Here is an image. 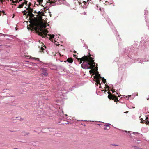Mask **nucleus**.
<instances>
[{
    "label": "nucleus",
    "instance_id": "obj_1",
    "mask_svg": "<svg viewBox=\"0 0 149 149\" xmlns=\"http://www.w3.org/2000/svg\"><path fill=\"white\" fill-rule=\"evenodd\" d=\"M30 22V28L28 27V26H27V28L29 29H30L32 31L35 30L39 35L42 38L46 37L47 36H49L47 34L48 31L47 29L44 30L43 26L41 24L34 20L31 21Z\"/></svg>",
    "mask_w": 149,
    "mask_h": 149
},
{
    "label": "nucleus",
    "instance_id": "obj_2",
    "mask_svg": "<svg viewBox=\"0 0 149 149\" xmlns=\"http://www.w3.org/2000/svg\"><path fill=\"white\" fill-rule=\"evenodd\" d=\"M78 61H80L79 63L81 64L82 68L85 69H90L92 68L95 66V63L90 55L88 56H84L81 58H77Z\"/></svg>",
    "mask_w": 149,
    "mask_h": 149
},
{
    "label": "nucleus",
    "instance_id": "obj_3",
    "mask_svg": "<svg viewBox=\"0 0 149 149\" xmlns=\"http://www.w3.org/2000/svg\"><path fill=\"white\" fill-rule=\"evenodd\" d=\"M108 93L109 94L108 96L109 99L114 100V101L116 102L117 103L119 101L118 98L114 95V94L112 95L109 91H108Z\"/></svg>",
    "mask_w": 149,
    "mask_h": 149
},
{
    "label": "nucleus",
    "instance_id": "obj_4",
    "mask_svg": "<svg viewBox=\"0 0 149 149\" xmlns=\"http://www.w3.org/2000/svg\"><path fill=\"white\" fill-rule=\"evenodd\" d=\"M91 70L89 71L90 73L91 74H92V75H95V70L96 71H97L98 70V67L97 66L96 67H95V66L94 67L92 68H91Z\"/></svg>",
    "mask_w": 149,
    "mask_h": 149
},
{
    "label": "nucleus",
    "instance_id": "obj_5",
    "mask_svg": "<svg viewBox=\"0 0 149 149\" xmlns=\"http://www.w3.org/2000/svg\"><path fill=\"white\" fill-rule=\"evenodd\" d=\"M26 10L28 11V14H30L31 13H32L33 11V9H32L30 7L29 5L28 6V7L26 8Z\"/></svg>",
    "mask_w": 149,
    "mask_h": 149
},
{
    "label": "nucleus",
    "instance_id": "obj_6",
    "mask_svg": "<svg viewBox=\"0 0 149 149\" xmlns=\"http://www.w3.org/2000/svg\"><path fill=\"white\" fill-rule=\"evenodd\" d=\"M42 74L44 76H47L48 75V73L46 72V68L42 69Z\"/></svg>",
    "mask_w": 149,
    "mask_h": 149
},
{
    "label": "nucleus",
    "instance_id": "obj_7",
    "mask_svg": "<svg viewBox=\"0 0 149 149\" xmlns=\"http://www.w3.org/2000/svg\"><path fill=\"white\" fill-rule=\"evenodd\" d=\"M148 117H146V120H144V122H143L142 121L143 119L141 118V123H146V124L147 125H149V121H148V120H147L148 119Z\"/></svg>",
    "mask_w": 149,
    "mask_h": 149
},
{
    "label": "nucleus",
    "instance_id": "obj_8",
    "mask_svg": "<svg viewBox=\"0 0 149 149\" xmlns=\"http://www.w3.org/2000/svg\"><path fill=\"white\" fill-rule=\"evenodd\" d=\"M95 76H94V78H99L100 79L101 78V77L100 75V74H99L98 72H97L96 74H95Z\"/></svg>",
    "mask_w": 149,
    "mask_h": 149
},
{
    "label": "nucleus",
    "instance_id": "obj_9",
    "mask_svg": "<svg viewBox=\"0 0 149 149\" xmlns=\"http://www.w3.org/2000/svg\"><path fill=\"white\" fill-rule=\"evenodd\" d=\"M103 128L104 130H108L110 129V127L109 125H104Z\"/></svg>",
    "mask_w": 149,
    "mask_h": 149
},
{
    "label": "nucleus",
    "instance_id": "obj_10",
    "mask_svg": "<svg viewBox=\"0 0 149 149\" xmlns=\"http://www.w3.org/2000/svg\"><path fill=\"white\" fill-rule=\"evenodd\" d=\"M67 61L69 63H72L73 62V60L72 58H68L67 60Z\"/></svg>",
    "mask_w": 149,
    "mask_h": 149
},
{
    "label": "nucleus",
    "instance_id": "obj_11",
    "mask_svg": "<svg viewBox=\"0 0 149 149\" xmlns=\"http://www.w3.org/2000/svg\"><path fill=\"white\" fill-rule=\"evenodd\" d=\"M18 0H16V1H14L13 0H10V1H12V3H11V4H12L13 5H16V4H13L14 3H19V2L18 1Z\"/></svg>",
    "mask_w": 149,
    "mask_h": 149
},
{
    "label": "nucleus",
    "instance_id": "obj_12",
    "mask_svg": "<svg viewBox=\"0 0 149 149\" xmlns=\"http://www.w3.org/2000/svg\"><path fill=\"white\" fill-rule=\"evenodd\" d=\"M94 79H96V82L98 84H100V79L99 78H94Z\"/></svg>",
    "mask_w": 149,
    "mask_h": 149
},
{
    "label": "nucleus",
    "instance_id": "obj_13",
    "mask_svg": "<svg viewBox=\"0 0 149 149\" xmlns=\"http://www.w3.org/2000/svg\"><path fill=\"white\" fill-rule=\"evenodd\" d=\"M27 16H29L30 18H33V17H34V15L32 13H31L30 14H28Z\"/></svg>",
    "mask_w": 149,
    "mask_h": 149
},
{
    "label": "nucleus",
    "instance_id": "obj_14",
    "mask_svg": "<svg viewBox=\"0 0 149 149\" xmlns=\"http://www.w3.org/2000/svg\"><path fill=\"white\" fill-rule=\"evenodd\" d=\"M24 5V3H22L21 4L19 5L18 7V8H22L23 7V6Z\"/></svg>",
    "mask_w": 149,
    "mask_h": 149
},
{
    "label": "nucleus",
    "instance_id": "obj_15",
    "mask_svg": "<svg viewBox=\"0 0 149 149\" xmlns=\"http://www.w3.org/2000/svg\"><path fill=\"white\" fill-rule=\"evenodd\" d=\"M54 35H52V36H50V38H49V39L50 40H51L52 39V38H54Z\"/></svg>",
    "mask_w": 149,
    "mask_h": 149
},
{
    "label": "nucleus",
    "instance_id": "obj_16",
    "mask_svg": "<svg viewBox=\"0 0 149 149\" xmlns=\"http://www.w3.org/2000/svg\"><path fill=\"white\" fill-rule=\"evenodd\" d=\"M39 4H40L42 3L43 2V0H38V1Z\"/></svg>",
    "mask_w": 149,
    "mask_h": 149
},
{
    "label": "nucleus",
    "instance_id": "obj_17",
    "mask_svg": "<svg viewBox=\"0 0 149 149\" xmlns=\"http://www.w3.org/2000/svg\"><path fill=\"white\" fill-rule=\"evenodd\" d=\"M27 12L25 10L23 11L22 13H23L24 15H26L27 13Z\"/></svg>",
    "mask_w": 149,
    "mask_h": 149
},
{
    "label": "nucleus",
    "instance_id": "obj_18",
    "mask_svg": "<svg viewBox=\"0 0 149 149\" xmlns=\"http://www.w3.org/2000/svg\"><path fill=\"white\" fill-rule=\"evenodd\" d=\"M102 81L104 83L106 82V79H105L104 78H102Z\"/></svg>",
    "mask_w": 149,
    "mask_h": 149
},
{
    "label": "nucleus",
    "instance_id": "obj_19",
    "mask_svg": "<svg viewBox=\"0 0 149 149\" xmlns=\"http://www.w3.org/2000/svg\"><path fill=\"white\" fill-rule=\"evenodd\" d=\"M27 2H28L26 0L24 2V4H27Z\"/></svg>",
    "mask_w": 149,
    "mask_h": 149
},
{
    "label": "nucleus",
    "instance_id": "obj_20",
    "mask_svg": "<svg viewBox=\"0 0 149 149\" xmlns=\"http://www.w3.org/2000/svg\"><path fill=\"white\" fill-rule=\"evenodd\" d=\"M112 91V93H113L114 92H115L114 90V89L111 90Z\"/></svg>",
    "mask_w": 149,
    "mask_h": 149
},
{
    "label": "nucleus",
    "instance_id": "obj_21",
    "mask_svg": "<svg viewBox=\"0 0 149 149\" xmlns=\"http://www.w3.org/2000/svg\"><path fill=\"white\" fill-rule=\"evenodd\" d=\"M55 2H54L53 1H50V3H51V4H52V3H54Z\"/></svg>",
    "mask_w": 149,
    "mask_h": 149
},
{
    "label": "nucleus",
    "instance_id": "obj_22",
    "mask_svg": "<svg viewBox=\"0 0 149 149\" xmlns=\"http://www.w3.org/2000/svg\"><path fill=\"white\" fill-rule=\"evenodd\" d=\"M121 96H123V97H125V96L124 95H121ZM125 97H127V96H125Z\"/></svg>",
    "mask_w": 149,
    "mask_h": 149
},
{
    "label": "nucleus",
    "instance_id": "obj_23",
    "mask_svg": "<svg viewBox=\"0 0 149 149\" xmlns=\"http://www.w3.org/2000/svg\"><path fill=\"white\" fill-rule=\"evenodd\" d=\"M41 50H42V51H43V50H44V49L43 48V47H42L41 48Z\"/></svg>",
    "mask_w": 149,
    "mask_h": 149
},
{
    "label": "nucleus",
    "instance_id": "obj_24",
    "mask_svg": "<svg viewBox=\"0 0 149 149\" xmlns=\"http://www.w3.org/2000/svg\"><path fill=\"white\" fill-rule=\"evenodd\" d=\"M122 132H127V131H123L122 130Z\"/></svg>",
    "mask_w": 149,
    "mask_h": 149
},
{
    "label": "nucleus",
    "instance_id": "obj_25",
    "mask_svg": "<svg viewBox=\"0 0 149 149\" xmlns=\"http://www.w3.org/2000/svg\"><path fill=\"white\" fill-rule=\"evenodd\" d=\"M83 3L84 4H86V2L85 1H84L83 2Z\"/></svg>",
    "mask_w": 149,
    "mask_h": 149
},
{
    "label": "nucleus",
    "instance_id": "obj_26",
    "mask_svg": "<svg viewBox=\"0 0 149 149\" xmlns=\"http://www.w3.org/2000/svg\"><path fill=\"white\" fill-rule=\"evenodd\" d=\"M73 52L74 53H76V51H74Z\"/></svg>",
    "mask_w": 149,
    "mask_h": 149
},
{
    "label": "nucleus",
    "instance_id": "obj_27",
    "mask_svg": "<svg viewBox=\"0 0 149 149\" xmlns=\"http://www.w3.org/2000/svg\"><path fill=\"white\" fill-rule=\"evenodd\" d=\"M133 132V133H136V134H139L138 132Z\"/></svg>",
    "mask_w": 149,
    "mask_h": 149
},
{
    "label": "nucleus",
    "instance_id": "obj_28",
    "mask_svg": "<svg viewBox=\"0 0 149 149\" xmlns=\"http://www.w3.org/2000/svg\"><path fill=\"white\" fill-rule=\"evenodd\" d=\"M1 13H2L1 11H0V15H1Z\"/></svg>",
    "mask_w": 149,
    "mask_h": 149
},
{
    "label": "nucleus",
    "instance_id": "obj_29",
    "mask_svg": "<svg viewBox=\"0 0 149 149\" xmlns=\"http://www.w3.org/2000/svg\"><path fill=\"white\" fill-rule=\"evenodd\" d=\"M107 87L109 88V86H107Z\"/></svg>",
    "mask_w": 149,
    "mask_h": 149
},
{
    "label": "nucleus",
    "instance_id": "obj_30",
    "mask_svg": "<svg viewBox=\"0 0 149 149\" xmlns=\"http://www.w3.org/2000/svg\"><path fill=\"white\" fill-rule=\"evenodd\" d=\"M19 0V2L20 1H22V0Z\"/></svg>",
    "mask_w": 149,
    "mask_h": 149
},
{
    "label": "nucleus",
    "instance_id": "obj_31",
    "mask_svg": "<svg viewBox=\"0 0 149 149\" xmlns=\"http://www.w3.org/2000/svg\"><path fill=\"white\" fill-rule=\"evenodd\" d=\"M0 1H1V2H2V0H0Z\"/></svg>",
    "mask_w": 149,
    "mask_h": 149
},
{
    "label": "nucleus",
    "instance_id": "obj_32",
    "mask_svg": "<svg viewBox=\"0 0 149 149\" xmlns=\"http://www.w3.org/2000/svg\"><path fill=\"white\" fill-rule=\"evenodd\" d=\"M130 96H131V95H129L128 96L129 97H130Z\"/></svg>",
    "mask_w": 149,
    "mask_h": 149
},
{
    "label": "nucleus",
    "instance_id": "obj_33",
    "mask_svg": "<svg viewBox=\"0 0 149 149\" xmlns=\"http://www.w3.org/2000/svg\"><path fill=\"white\" fill-rule=\"evenodd\" d=\"M145 14L146 13V10H145Z\"/></svg>",
    "mask_w": 149,
    "mask_h": 149
},
{
    "label": "nucleus",
    "instance_id": "obj_34",
    "mask_svg": "<svg viewBox=\"0 0 149 149\" xmlns=\"http://www.w3.org/2000/svg\"><path fill=\"white\" fill-rule=\"evenodd\" d=\"M48 1H50V0H48Z\"/></svg>",
    "mask_w": 149,
    "mask_h": 149
},
{
    "label": "nucleus",
    "instance_id": "obj_35",
    "mask_svg": "<svg viewBox=\"0 0 149 149\" xmlns=\"http://www.w3.org/2000/svg\"><path fill=\"white\" fill-rule=\"evenodd\" d=\"M149 99V97H148V99H147V100H148Z\"/></svg>",
    "mask_w": 149,
    "mask_h": 149
},
{
    "label": "nucleus",
    "instance_id": "obj_36",
    "mask_svg": "<svg viewBox=\"0 0 149 149\" xmlns=\"http://www.w3.org/2000/svg\"><path fill=\"white\" fill-rule=\"evenodd\" d=\"M113 145V146H117V145Z\"/></svg>",
    "mask_w": 149,
    "mask_h": 149
},
{
    "label": "nucleus",
    "instance_id": "obj_37",
    "mask_svg": "<svg viewBox=\"0 0 149 149\" xmlns=\"http://www.w3.org/2000/svg\"><path fill=\"white\" fill-rule=\"evenodd\" d=\"M106 88H105V91H106Z\"/></svg>",
    "mask_w": 149,
    "mask_h": 149
},
{
    "label": "nucleus",
    "instance_id": "obj_38",
    "mask_svg": "<svg viewBox=\"0 0 149 149\" xmlns=\"http://www.w3.org/2000/svg\"><path fill=\"white\" fill-rule=\"evenodd\" d=\"M44 46L45 47V48H46V46Z\"/></svg>",
    "mask_w": 149,
    "mask_h": 149
},
{
    "label": "nucleus",
    "instance_id": "obj_39",
    "mask_svg": "<svg viewBox=\"0 0 149 149\" xmlns=\"http://www.w3.org/2000/svg\"><path fill=\"white\" fill-rule=\"evenodd\" d=\"M31 5V3H30V4H29V5L30 6V5Z\"/></svg>",
    "mask_w": 149,
    "mask_h": 149
},
{
    "label": "nucleus",
    "instance_id": "obj_40",
    "mask_svg": "<svg viewBox=\"0 0 149 149\" xmlns=\"http://www.w3.org/2000/svg\"><path fill=\"white\" fill-rule=\"evenodd\" d=\"M76 56V55H74V56Z\"/></svg>",
    "mask_w": 149,
    "mask_h": 149
},
{
    "label": "nucleus",
    "instance_id": "obj_41",
    "mask_svg": "<svg viewBox=\"0 0 149 149\" xmlns=\"http://www.w3.org/2000/svg\"><path fill=\"white\" fill-rule=\"evenodd\" d=\"M56 45H59V44L58 45L56 44Z\"/></svg>",
    "mask_w": 149,
    "mask_h": 149
},
{
    "label": "nucleus",
    "instance_id": "obj_42",
    "mask_svg": "<svg viewBox=\"0 0 149 149\" xmlns=\"http://www.w3.org/2000/svg\"><path fill=\"white\" fill-rule=\"evenodd\" d=\"M128 111H127L126 113H128Z\"/></svg>",
    "mask_w": 149,
    "mask_h": 149
},
{
    "label": "nucleus",
    "instance_id": "obj_43",
    "mask_svg": "<svg viewBox=\"0 0 149 149\" xmlns=\"http://www.w3.org/2000/svg\"><path fill=\"white\" fill-rule=\"evenodd\" d=\"M36 12V11H35L34 12V13Z\"/></svg>",
    "mask_w": 149,
    "mask_h": 149
},
{
    "label": "nucleus",
    "instance_id": "obj_44",
    "mask_svg": "<svg viewBox=\"0 0 149 149\" xmlns=\"http://www.w3.org/2000/svg\"><path fill=\"white\" fill-rule=\"evenodd\" d=\"M136 95L137 96L138 95H137V94H136Z\"/></svg>",
    "mask_w": 149,
    "mask_h": 149
},
{
    "label": "nucleus",
    "instance_id": "obj_45",
    "mask_svg": "<svg viewBox=\"0 0 149 149\" xmlns=\"http://www.w3.org/2000/svg\"><path fill=\"white\" fill-rule=\"evenodd\" d=\"M133 108H134V107H133Z\"/></svg>",
    "mask_w": 149,
    "mask_h": 149
},
{
    "label": "nucleus",
    "instance_id": "obj_46",
    "mask_svg": "<svg viewBox=\"0 0 149 149\" xmlns=\"http://www.w3.org/2000/svg\"><path fill=\"white\" fill-rule=\"evenodd\" d=\"M87 1H89V0H87Z\"/></svg>",
    "mask_w": 149,
    "mask_h": 149
}]
</instances>
